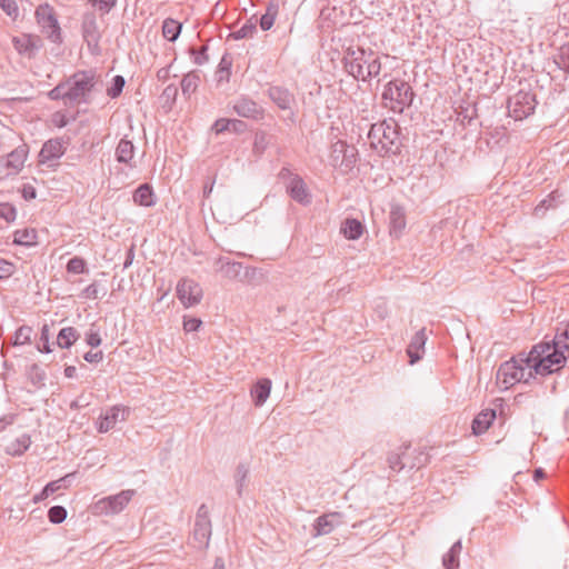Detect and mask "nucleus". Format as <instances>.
Here are the masks:
<instances>
[{
	"label": "nucleus",
	"instance_id": "39448f33",
	"mask_svg": "<svg viewBox=\"0 0 569 569\" xmlns=\"http://www.w3.org/2000/svg\"><path fill=\"white\" fill-rule=\"evenodd\" d=\"M413 92L406 81L393 80L385 86L382 103L395 112H402L412 102Z\"/></svg>",
	"mask_w": 569,
	"mask_h": 569
},
{
	"label": "nucleus",
	"instance_id": "2f4dec72",
	"mask_svg": "<svg viewBox=\"0 0 569 569\" xmlns=\"http://www.w3.org/2000/svg\"><path fill=\"white\" fill-rule=\"evenodd\" d=\"M86 269V261L80 257L72 258L67 264L68 272L74 274L83 273Z\"/></svg>",
	"mask_w": 569,
	"mask_h": 569
},
{
	"label": "nucleus",
	"instance_id": "0eeeda50",
	"mask_svg": "<svg viewBox=\"0 0 569 569\" xmlns=\"http://www.w3.org/2000/svg\"><path fill=\"white\" fill-rule=\"evenodd\" d=\"M41 33L53 43L62 41L61 27L56 10L49 3L40 4L34 12Z\"/></svg>",
	"mask_w": 569,
	"mask_h": 569
},
{
	"label": "nucleus",
	"instance_id": "9b49d317",
	"mask_svg": "<svg viewBox=\"0 0 569 569\" xmlns=\"http://www.w3.org/2000/svg\"><path fill=\"white\" fill-rule=\"evenodd\" d=\"M66 152L64 142L60 139H51L47 141L39 152V163L51 166L60 159Z\"/></svg>",
	"mask_w": 569,
	"mask_h": 569
},
{
	"label": "nucleus",
	"instance_id": "8fccbe9b",
	"mask_svg": "<svg viewBox=\"0 0 569 569\" xmlns=\"http://www.w3.org/2000/svg\"><path fill=\"white\" fill-rule=\"evenodd\" d=\"M76 371H77L76 367H73V366H69V367H67V368L64 369V375H66V377H68V378H73V377H74V375H76Z\"/></svg>",
	"mask_w": 569,
	"mask_h": 569
},
{
	"label": "nucleus",
	"instance_id": "423d86ee",
	"mask_svg": "<svg viewBox=\"0 0 569 569\" xmlns=\"http://www.w3.org/2000/svg\"><path fill=\"white\" fill-rule=\"evenodd\" d=\"M92 86L93 76L91 73H77L67 82L51 90L50 97L52 99L68 98L69 100H79L91 90Z\"/></svg>",
	"mask_w": 569,
	"mask_h": 569
},
{
	"label": "nucleus",
	"instance_id": "bb28decb",
	"mask_svg": "<svg viewBox=\"0 0 569 569\" xmlns=\"http://www.w3.org/2000/svg\"><path fill=\"white\" fill-rule=\"evenodd\" d=\"M270 96L272 100L276 101L281 109L289 108L292 100L289 92L280 88H272L270 90Z\"/></svg>",
	"mask_w": 569,
	"mask_h": 569
},
{
	"label": "nucleus",
	"instance_id": "09e8293b",
	"mask_svg": "<svg viewBox=\"0 0 569 569\" xmlns=\"http://www.w3.org/2000/svg\"><path fill=\"white\" fill-rule=\"evenodd\" d=\"M199 530L202 531V536L204 538H208L209 535H210V525H209V522H204L203 525H201Z\"/></svg>",
	"mask_w": 569,
	"mask_h": 569
},
{
	"label": "nucleus",
	"instance_id": "f257e3e1",
	"mask_svg": "<svg viewBox=\"0 0 569 569\" xmlns=\"http://www.w3.org/2000/svg\"><path fill=\"white\" fill-rule=\"evenodd\" d=\"M565 350L563 347L557 346L556 337L552 343L536 345L527 355L533 376H547L559 371L566 362Z\"/></svg>",
	"mask_w": 569,
	"mask_h": 569
},
{
	"label": "nucleus",
	"instance_id": "473e14b6",
	"mask_svg": "<svg viewBox=\"0 0 569 569\" xmlns=\"http://www.w3.org/2000/svg\"><path fill=\"white\" fill-rule=\"evenodd\" d=\"M48 517L52 523H61L67 517V511L61 506H54L50 508Z\"/></svg>",
	"mask_w": 569,
	"mask_h": 569
},
{
	"label": "nucleus",
	"instance_id": "cd10ccee",
	"mask_svg": "<svg viewBox=\"0 0 569 569\" xmlns=\"http://www.w3.org/2000/svg\"><path fill=\"white\" fill-rule=\"evenodd\" d=\"M33 330L29 326H22L20 327L13 337V345L14 346H23L31 341Z\"/></svg>",
	"mask_w": 569,
	"mask_h": 569
},
{
	"label": "nucleus",
	"instance_id": "6ab92c4d",
	"mask_svg": "<svg viewBox=\"0 0 569 569\" xmlns=\"http://www.w3.org/2000/svg\"><path fill=\"white\" fill-rule=\"evenodd\" d=\"M365 227L357 219H346L341 226V232L349 240H357L363 233Z\"/></svg>",
	"mask_w": 569,
	"mask_h": 569
},
{
	"label": "nucleus",
	"instance_id": "5fc2aeb1",
	"mask_svg": "<svg viewBox=\"0 0 569 569\" xmlns=\"http://www.w3.org/2000/svg\"><path fill=\"white\" fill-rule=\"evenodd\" d=\"M543 477H545V472H543V470H542V469H540V468H539V469H536V470H535V479H536V480H540V479H542Z\"/></svg>",
	"mask_w": 569,
	"mask_h": 569
},
{
	"label": "nucleus",
	"instance_id": "2eb2a0df",
	"mask_svg": "<svg viewBox=\"0 0 569 569\" xmlns=\"http://www.w3.org/2000/svg\"><path fill=\"white\" fill-rule=\"evenodd\" d=\"M496 419V411L492 409L482 410L472 422V431L475 435L486 432L493 420Z\"/></svg>",
	"mask_w": 569,
	"mask_h": 569
},
{
	"label": "nucleus",
	"instance_id": "c03bdc74",
	"mask_svg": "<svg viewBox=\"0 0 569 569\" xmlns=\"http://www.w3.org/2000/svg\"><path fill=\"white\" fill-rule=\"evenodd\" d=\"M14 272V266L10 262L2 261V278L10 277Z\"/></svg>",
	"mask_w": 569,
	"mask_h": 569
},
{
	"label": "nucleus",
	"instance_id": "4be33fe9",
	"mask_svg": "<svg viewBox=\"0 0 569 569\" xmlns=\"http://www.w3.org/2000/svg\"><path fill=\"white\" fill-rule=\"evenodd\" d=\"M79 338L78 331L72 327L60 330L57 337V343L60 348H70Z\"/></svg>",
	"mask_w": 569,
	"mask_h": 569
},
{
	"label": "nucleus",
	"instance_id": "ddd939ff",
	"mask_svg": "<svg viewBox=\"0 0 569 569\" xmlns=\"http://www.w3.org/2000/svg\"><path fill=\"white\" fill-rule=\"evenodd\" d=\"M27 157L28 147L26 144H20L12 152H10L6 161L8 174H14L19 172L23 168Z\"/></svg>",
	"mask_w": 569,
	"mask_h": 569
},
{
	"label": "nucleus",
	"instance_id": "79ce46f5",
	"mask_svg": "<svg viewBox=\"0 0 569 569\" xmlns=\"http://www.w3.org/2000/svg\"><path fill=\"white\" fill-rule=\"evenodd\" d=\"M231 124H234V123L230 120L221 119V120L216 121L213 128L217 132H221L223 130H228Z\"/></svg>",
	"mask_w": 569,
	"mask_h": 569
},
{
	"label": "nucleus",
	"instance_id": "c85d7f7f",
	"mask_svg": "<svg viewBox=\"0 0 569 569\" xmlns=\"http://www.w3.org/2000/svg\"><path fill=\"white\" fill-rule=\"evenodd\" d=\"M22 0H2V10L6 11L11 20H17L20 16V4Z\"/></svg>",
	"mask_w": 569,
	"mask_h": 569
},
{
	"label": "nucleus",
	"instance_id": "de8ad7c7",
	"mask_svg": "<svg viewBox=\"0 0 569 569\" xmlns=\"http://www.w3.org/2000/svg\"><path fill=\"white\" fill-rule=\"evenodd\" d=\"M49 335H50V332H49V326H48V325H44V326L42 327V330H41V341H42V342H48V340H49Z\"/></svg>",
	"mask_w": 569,
	"mask_h": 569
},
{
	"label": "nucleus",
	"instance_id": "393cba45",
	"mask_svg": "<svg viewBox=\"0 0 569 569\" xmlns=\"http://www.w3.org/2000/svg\"><path fill=\"white\" fill-rule=\"evenodd\" d=\"M391 220V233L397 237L402 232L406 227V217L400 209H395L390 214Z\"/></svg>",
	"mask_w": 569,
	"mask_h": 569
},
{
	"label": "nucleus",
	"instance_id": "49530a36",
	"mask_svg": "<svg viewBox=\"0 0 569 569\" xmlns=\"http://www.w3.org/2000/svg\"><path fill=\"white\" fill-rule=\"evenodd\" d=\"M53 122L57 127L62 128L67 124V119L63 114L57 113L53 116Z\"/></svg>",
	"mask_w": 569,
	"mask_h": 569
},
{
	"label": "nucleus",
	"instance_id": "4c0bfd02",
	"mask_svg": "<svg viewBox=\"0 0 569 569\" xmlns=\"http://www.w3.org/2000/svg\"><path fill=\"white\" fill-rule=\"evenodd\" d=\"M103 352L101 350L98 351H89L84 355V360L90 363H98L102 361Z\"/></svg>",
	"mask_w": 569,
	"mask_h": 569
},
{
	"label": "nucleus",
	"instance_id": "4468645a",
	"mask_svg": "<svg viewBox=\"0 0 569 569\" xmlns=\"http://www.w3.org/2000/svg\"><path fill=\"white\" fill-rule=\"evenodd\" d=\"M134 204L140 207H152L156 204L157 196L149 183L140 184L132 194Z\"/></svg>",
	"mask_w": 569,
	"mask_h": 569
},
{
	"label": "nucleus",
	"instance_id": "7ed1b4c3",
	"mask_svg": "<svg viewBox=\"0 0 569 569\" xmlns=\"http://www.w3.org/2000/svg\"><path fill=\"white\" fill-rule=\"evenodd\" d=\"M535 378L528 358L525 355H519L505 361L500 365L496 383L502 390H508L517 383H527Z\"/></svg>",
	"mask_w": 569,
	"mask_h": 569
},
{
	"label": "nucleus",
	"instance_id": "f8f14e48",
	"mask_svg": "<svg viewBox=\"0 0 569 569\" xmlns=\"http://www.w3.org/2000/svg\"><path fill=\"white\" fill-rule=\"evenodd\" d=\"M128 413L129 411L126 408L113 407L109 409L103 416L100 417L98 421L97 426L99 432H108L116 426L118 421L124 420Z\"/></svg>",
	"mask_w": 569,
	"mask_h": 569
},
{
	"label": "nucleus",
	"instance_id": "6e6d98bb",
	"mask_svg": "<svg viewBox=\"0 0 569 569\" xmlns=\"http://www.w3.org/2000/svg\"><path fill=\"white\" fill-rule=\"evenodd\" d=\"M390 467L395 470H400L402 466L397 460H390Z\"/></svg>",
	"mask_w": 569,
	"mask_h": 569
},
{
	"label": "nucleus",
	"instance_id": "3c124183",
	"mask_svg": "<svg viewBox=\"0 0 569 569\" xmlns=\"http://www.w3.org/2000/svg\"><path fill=\"white\" fill-rule=\"evenodd\" d=\"M39 351L44 352V353H50L52 350H51L49 341L42 342V347H39Z\"/></svg>",
	"mask_w": 569,
	"mask_h": 569
},
{
	"label": "nucleus",
	"instance_id": "5701e85b",
	"mask_svg": "<svg viewBox=\"0 0 569 569\" xmlns=\"http://www.w3.org/2000/svg\"><path fill=\"white\" fill-rule=\"evenodd\" d=\"M37 231L34 229L26 228L18 230L14 233L13 242L22 246H34L37 243Z\"/></svg>",
	"mask_w": 569,
	"mask_h": 569
},
{
	"label": "nucleus",
	"instance_id": "f704fd0d",
	"mask_svg": "<svg viewBox=\"0 0 569 569\" xmlns=\"http://www.w3.org/2000/svg\"><path fill=\"white\" fill-rule=\"evenodd\" d=\"M86 342L92 347V348H97L101 345L102 342V338L100 336V333L93 329H90L87 333H86Z\"/></svg>",
	"mask_w": 569,
	"mask_h": 569
},
{
	"label": "nucleus",
	"instance_id": "c756f323",
	"mask_svg": "<svg viewBox=\"0 0 569 569\" xmlns=\"http://www.w3.org/2000/svg\"><path fill=\"white\" fill-rule=\"evenodd\" d=\"M199 83V77L193 73H189L183 77L181 81V88L184 93H192L196 91Z\"/></svg>",
	"mask_w": 569,
	"mask_h": 569
},
{
	"label": "nucleus",
	"instance_id": "1a4fd4ad",
	"mask_svg": "<svg viewBox=\"0 0 569 569\" xmlns=\"http://www.w3.org/2000/svg\"><path fill=\"white\" fill-rule=\"evenodd\" d=\"M132 493L130 491H122L116 496L103 498L97 501L93 506L94 513L97 515H114L124 509L131 500Z\"/></svg>",
	"mask_w": 569,
	"mask_h": 569
},
{
	"label": "nucleus",
	"instance_id": "e433bc0d",
	"mask_svg": "<svg viewBox=\"0 0 569 569\" xmlns=\"http://www.w3.org/2000/svg\"><path fill=\"white\" fill-rule=\"evenodd\" d=\"M201 326V320L197 318H184L183 328L186 331H196Z\"/></svg>",
	"mask_w": 569,
	"mask_h": 569
},
{
	"label": "nucleus",
	"instance_id": "9d476101",
	"mask_svg": "<svg viewBox=\"0 0 569 569\" xmlns=\"http://www.w3.org/2000/svg\"><path fill=\"white\" fill-rule=\"evenodd\" d=\"M177 297L186 308L198 305L202 299V289L191 279H182L177 284Z\"/></svg>",
	"mask_w": 569,
	"mask_h": 569
},
{
	"label": "nucleus",
	"instance_id": "b1692460",
	"mask_svg": "<svg viewBox=\"0 0 569 569\" xmlns=\"http://www.w3.org/2000/svg\"><path fill=\"white\" fill-rule=\"evenodd\" d=\"M117 160L119 162L128 163L132 160L134 154V147L129 140H121L116 150Z\"/></svg>",
	"mask_w": 569,
	"mask_h": 569
},
{
	"label": "nucleus",
	"instance_id": "72a5a7b5",
	"mask_svg": "<svg viewBox=\"0 0 569 569\" xmlns=\"http://www.w3.org/2000/svg\"><path fill=\"white\" fill-rule=\"evenodd\" d=\"M124 86V79L121 76H117L113 78V84L108 89V94L112 98L118 97Z\"/></svg>",
	"mask_w": 569,
	"mask_h": 569
},
{
	"label": "nucleus",
	"instance_id": "dca6fc26",
	"mask_svg": "<svg viewBox=\"0 0 569 569\" xmlns=\"http://www.w3.org/2000/svg\"><path fill=\"white\" fill-rule=\"evenodd\" d=\"M13 44L20 53L31 54L40 46V39L32 34H21L13 38Z\"/></svg>",
	"mask_w": 569,
	"mask_h": 569
},
{
	"label": "nucleus",
	"instance_id": "7c9ffc66",
	"mask_svg": "<svg viewBox=\"0 0 569 569\" xmlns=\"http://www.w3.org/2000/svg\"><path fill=\"white\" fill-rule=\"evenodd\" d=\"M556 343L559 347H563L568 351L569 356V322L563 327L559 328L556 333Z\"/></svg>",
	"mask_w": 569,
	"mask_h": 569
},
{
	"label": "nucleus",
	"instance_id": "c9c22d12",
	"mask_svg": "<svg viewBox=\"0 0 569 569\" xmlns=\"http://www.w3.org/2000/svg\"><path fill=\"white\" fill-rule=\"evenodd\" d=\"M276 20V11L268 10L260 19V27L262 30H269L273 26Z\"/></svg>",
	"mask_w": 569,
	"mask_h": 569
},
{
	"label": "nucleus",
	"instance_id": "f3484780",
	"mask_svg": "<svg viewBox=\"0 0 569 569\" xmlns=\"http://www.w3.org/2000/svg\"><path fill=\"white\" fill-rule=\"evenodd\" d=\"M271 391V381L269 379L259 380L251 390L256 406H261L266 402Z\"/></svg>",
	"mask_w": 569,
	"mask_h": 569
},
{
	"label": "nucleus",
	"instance_id": "864d4df0",
	"mask_svg": "<svg viewBox=\"0 0 569 569\" xmlns=\"http://www.w3.org/2000/svg\"><path fill=\"white\" fill-rule=\"evenodd\" d=\"M49 497V493H44V489L37 496H34L33 501L39 502L41 500H44Z\"/></svg>",
	"mask_w": 569,
	"mask_h": 569
},
{
	"label": "nucleus",
	"instance_id": "20e7f679",
	"mask_svg": "<svg viewBox=\"0 0 569 569\" xmlns=\"http://www.w3.org/2000/svg\"><path fill=\"white\" fill-rule=\"evenodd\" d=\"M368 138L371 148L380 156L393 152L398 147L399 140L396 122L383 120L372 124Z\"/></svg>",
	"mask_w": 569,
	"mask_h": 569
},
{
	"label": "nucleus",
	"instance_id": "6e6552de",
	"mask_svg": "<svg viewBox=\"0 0 569 569\" xmlns=\"http://www.w3.org/2000/svg\"><path fill=\"white\" fill-rule=\"evenodd\" d=\"M509 114L515 120L529 117L535 110V97L528 92H518L509 100Z\"/></svg>",
	"mask_w": 569,
	"mask_h": 569
},
{
	"label": "nucleus",
	"instance_id": "412c9836",
	"mask_svg": "<svg viewBox=\"0 0 569 569\" xmlns=\"http://www.w3.org/2000/svg\"><path fill=\"white\" fill-rule=\"evenodd\" d=\"M290 196L299 202H308L309 193L306 184L300 179H292L289 186Z\"/></svg>",
	"mask_w": 569,
	"mask_h": 569
},
{
	"label": "nucleus",
	"instance_id": "a211bd4d",
	"mask_svg": "<svg viewBox=\"0 0 569 569\" xmlns=\"http://www.w3.org/2000/svg\"><path fill=\"white\" fill-rule=\"evenodd\" d=\"M426 342L423 330L416 333L410 345L408 346L407 353L410 358V363L413 365L421 358L422 349Z\"/></svg>",
	"mask_w": 569,
	"mask_h": 569
},
{
	"label": "nucleus",
	"instance_id": "aec40b11",
	"mask_svg": "<svg viewBox=\"0 0 569 569\" xmlns=\"http://www.w3.org/2000/svg\"><path fill=\"white\" fill-rule=\"evenodd\" d=\"M30 445V438L22 433L16 438H10L8 441V445L6 447V450L8 453L17 456L24 452Z\"/></svg>",
	"mask_w": 569,
	"mask_h": 569
},
{
	"label": "nucleus",
	"instance_id": "a878e982",
	"mask_svg": "<svg viewBox=\"0 0 569 569\" xmlns=\"http://www.w3.org/2000/svg\"><path fill=\"white\" fill-rule=\"evenodd\" d=\"M181 31V24L173 20L167 19L162 26L163 37L170 41H174Z\"/></svg>",
	"mask_w": 569,
	"mask_h": 569
},
{
	"label": "nucleus",
	"instance_id": "603ef678",
	"mask_svg": "<svg viewBox=\"0 0 569 569\" xmlns=\"http://www.w3.org/2000/svg\"><path fill=\"white\" fill-rule=\"evenodd\" d=\"M49 497V493H44V489L37 496H34L33 501L39 502L41 500H44Z\"/></svg>",
	"mask_w": 569,
	"mask_h": 569
},
{
	"label": "nucleus",
	"instance_id": "a19ab883",
	"mask_svg": "<svg viewBox=\"0 0 569 569\" xmlns=\"http://www.w3.org/2000/svg\"><path fill=\"white\" fill-rule=\"evenodd\" d=\"M443 565L447 569H455L458 567V561L452 552H449L443 558Z\"/></svg>",
	"mask_w": 569,
	"mask_h": 569
},
{
	"label": "nucleus",
	"instance_id": "a18cd8bd",
	"mask_svg": "<svg viewBox=\"0 0 569 569\" xmlns=\"http://www.w3.org/2000/svg\"><path fill=\"white\" fill-rule=\"evenodd\" d=\"M60 489V485H59V481H52V482H49L46 487H44V493H49L52 495L53 492H56L57 490Z\"/></svg>",
	"mask_w": 569,
	"mask_h": 569
},
{
	"label": "nucleus",
	"instance_id": "f03ea898",
	"mask_svg": "<svg viewBox=\"0 0 569 569\" xmlns=\"http://www.w3.org/2000/svg\"><path fill=\"white\" fill-rule=\"evenodd\" d=\"M347 68L356 79L366 81L377 77L381 71V62L378 54L371 49H349L346 56Z\"/></svg>",
	"mask_w": 569,
	"mask_h": 569
},
{
	"label": "nucleus",
	"instance_id": "ea45409f",
	"mask_svg": "<svg viewBox=\"0 0 569 569\" xmlns=\"http://www.w3.org/2000/svg\"><path fill=\"white\" fill-rule=\"evenodd\" d=\"M116 3V0H94V6L101 11H109Z\"/></svg>",
	"mask_w": 569,
	"mask_h": 569
},
{
	"label": "nucleus",
	"instance_id": "58836bf2",
	"mask_svg": "<svg viewBox=\"0 0 569 569\" xmlns=\"http://www.w3.org/2000/svg\"><path fill=\"white\" fill-rule=\"evenodd\" d=\"M2 218L13 221L16 218V209L10 204H2Z\"/></svg>",
	"mask_w": 569,
	"mask_h": 569
},
{
	"label": "nucleus",
	"instance_id": "37998d69",
	"mask_svg": "<svg viewBox=\"0 0 569 569\" xmlns=\"http://www.w3.org/2000/svg\"><path fill=\"white\" fill-rule=\"evenodd\" d=\"M22 196L26 200L34 199L37 196L36 189L31 184H27L22 188Z\"/></svg>",
	"mask_w": 569,
	"mask_h": 569
}]
</instances>
